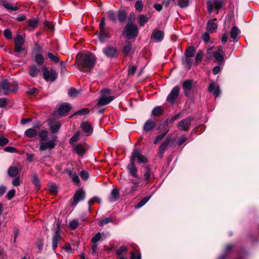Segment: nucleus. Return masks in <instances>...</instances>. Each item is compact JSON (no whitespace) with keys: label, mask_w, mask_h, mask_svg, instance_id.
<instances>
[{"label":"nucleus","mask_w":259,"mask_h":259,"mask_svg":"<svg viewBox=\"0 0 259 259\" xmlns=\"http://www.w3.org/2000/svg\"><path fill=\"white\" fill-rule=\"evenodd\" d=\"M96 61V57L92 53H81L76 56V64L80 71L86 72L91 70Z\"/></svg>","instance_id":"obj_1"},{"label":"nucleus","mask_w":259,"mask_h":259,"mask_svg":"<svg viewBox=\"0 0 259 259\" xmlns=\"http://www.w3.org/2000/svg\"><path fill=\"white\" fill-rule=\"evenodd\" d=\"M17 89V84L10 83L7 79H3L0 81V96L2 95V91H3V95L7 96L10 92L16 93Z\"/></svg>","instance_id":"obj_2"},{"label":"nucleus","mask_w":259,"mask_h":259,"mask_svg":"<svg viewBox=\"0 0 259 259\" xmlns=\"http://www.w3.org/2000/svg\"><path fill=\"white\" fill-rule=\"evenodd\" d=\"M138 33V28L136 25H126L124 27L122 34L127 39H132L135 38Z\"/></svg>","instance_id":"obj_3"},{"label":"nucleus","mask_w":259,"mask_h":259,"mask_svg":"<svg viewBox=\"0 0 259 259\" xmlns=\"http://www.w3.org/2000/svg\"><path fill=\"white\" fill-rule=\"evenodd\" d=\"M110 94V90L104 89L102 91V96L98 100V105L103 106L109 104L114 99L112 96H107Z\"/></svg>","instance_id":"obj_4"},{"label":"nucleus","mask_w":259,"mask_h":259,"mask_svg":"<svg viewBox=\"0 0 259 259\" xmlns=\"http://www.w3.org/2000/svg\"><path fill=\"white\" fill-rule=\"evenodd\" d=\"M43 77L46 81L53 82L57 78L58 73L54 69L49 70L47 68L45 67L43 68Z\"/></svg>","instance_id":"obj_5"},{"label":"nucleus","mask_w":259,"mask_h":259,"mask_svg":"<svg viewBox=\"0 0 259 259\" xmlns=\"http://www.w3.org/2000/svg\"><path fill=\"white\" fill-rule=\"evenodd\" d=\"M193 117L189 116L182 120L178 124L177 127L179 130L187 132L189 131Z\"/></svg>","instance_id":"obj_6"},{"label":"nucleus","mask_w":259,"mask_h":259,"mask_svg":"<svg viewBox=\"0 0 259 259\" xmlns=\"http://www.w3.org/2000/svg\"><path fill=\"white\" fill-rule=\"evenodd\" d=\"M102 52L107 57L109 58H115L117 57L118 54L117 48L111 46H107L104 47L102 50Z\"/></svg>","instance_id":"obj_7"},{"label":"nucleus","mask_w":259,"mask_h":259,"mask_svg":"<svg viewBox=\"0 0 259 259\" xmlns=\"http://www.w3.org/2000/svg\"><path fill=\"white\" fill-rule=\"evenodd\" d=\"M136 158L140 163H146L148 161L147 157L141 154L138 149H135L133 150L130 159H133V161L135 162Z\"/></svg>","instance_id":"obj_8"},{"label":"nucleus","mask_w":259,"mask_h":259,"mask_svg":"<svg viewBox=\"0 0 259 259\" xmlns=\"http://www.w3.org/2000/svg\"><path fill=\"white\" fill-rule=\"evenodd\" d=\"M180 88L178 86L175 87L170 91L166 98V101L171 104H174L179 95Z\"/></svg>","instance_id":"obj_9"},{"label":"nucleus","mask_w":259,"mask_h":259,"mask_svg":"<svg viewBox=\"0 0 259 259\" xmlns=\"http://www.w3.org/2000/svg\"><path fill=\"white\" fill-rule=\"evenodd\" d=\"M60 231V224L57 223L56 229L55 232V235L53 236L52 238V248L53 250H55L56 248L58 246L61 240V237Z\"/></svg>","instance_id":"obj_10"},{"label":"nucleus","mask_w":259,"mask_h":259,"mask_svg":"<svg viewBox=\"0 0 259 259\" xmlns=\"http://www.w3.org/2000/svg\"><path fill=\"white\" fill-rule=\"evenodd\" d=\"M83 133L86 136H90L92 135L93 127L92 124L88 121L82 122L80 125Z\"/></svg>","instance_id":"obj_11"},{"label":"nucleus","mask_w":259,"mask_h":259,"mask_svg":"<svg viewBox=\"0 0 259 259\" xmlns=\"http://www.w3.org/2000/svg\"><path fill=\"white\" fill-rule=\"evenodd\" d=\"M71 109L69 104L65 103L62 104L59 108L55 111V113L60 116L66 115Z\"/></svg>","instance_id":"obj_12"},{"label":"nucleus","mask_w":259,"mask_h":259,"mask_svg":"<svg viewBox=\"0 0 259 259\" xmlns=\"http://www.w3.org/2000/svg\"><path fill=\"white\" fill-rule=\"evenodd\" d=\"M56 144L55 141L51 140L48 142L42 141L39 143V150L40 151H45L47 149H53Z\"/></svg>","instance_id":"obj_13"},{"label":"nucleus","mask_w":259,"mask_h":259,"mask_svg":"<svg viewBox=\"0 0 259 259\" xmlns=\"http://www.w3.org/2000/svg\"><path fill=\"white\" fill-rule=\"evenodd\" d=\"M85 193L82 189L77 190L73 196L74 202L72 205L76 206L79 201L83 200L85 198Z\"/></svg>","instance_id":"obj_14"},{"label":"nucleus","mask_w":259,"mask_h":259,"mask_svg":"<svg viewBox=\"0 0 259 259\" xmlns=\"http://www.w3.org/2000/svg\"><path fill=\"white\" fill-rule=\"evenodd\" d=\"M213 55L217 61L223 62L225 55V48L224 47H219L218 51L213 52Z\"/></svg>","instance_id":"obj_15"},{"label":"nucleus","mask_w":259,"mask_h":259,"mask_svg":"<svg viewBox=\"0 0 259 259\" xmlns=\"http://www.w3.org/2000/svg\"><path fill=\"white\" fill-rule=\"evenodd\" d=\"M131 164L128 165L127 169L129 174L133 177L138 178V176L137 175L138 169L135 165V162L133 161V159H130Z\"/></svg>","instance_id":"obj_16"},{"label":"nucleus","mask_w":259,"mask_h":259,"mask_svg":"<svg viewBox=\"0 0 259 259\" xmlns=\"http://www.w3.org/2000/svg\"><path fill=\"white\" fill-rule=\"evenodd\" d=\"M65 171L68 174L70 178H71L72 181L74 183L76 184H79V178L75 172H73L72 168H67Z\"/></svg>","instance_id":"obj_17"},{"label":"nucleus","mask_w":259,"mask_h":259,"mask_svg":"<svg viewBox=\"0 0 259 259\" xmlns=\"http://www.w3.org/2000/svg\"><path fill=\"white\" fill-rule=\"evenodd\" d=\"M163 32L161 30H154L151 36L152 38H153L156 42L161 41L163 39Z\"/></svg>","instance_id":"obj_18"},{"label":"nucleus","mask_w":259,"mask_h":259,"mask_svg":"<svg viewBox=\"0 0 259 259\" xmlns=\"http://www.w3.org/2000/svg\"><path fill=\"white\" fill-rule=\"evenodd\" d=\"M49 125L52 133H57L61 126L60 122L54 120H50Z\"/></svg>","instance_id":"obj_19"},{"label":"nucleus","mask_w":259,"mask_h":259,"mask_svg":"<svg viewBox=\"0 0 259 259\" xmlns=\"http://www.w3.org/2000/svg\"><path fill=\"white\" fill-rule=\"evenodd\" d=\"M183 89L184 90V94L186 96H188L189 92L192 87V81L191 80H185L182 84Z\"/></svg>","instance_id":"obj_20"},{"label":"nucleus","mask_w":259,"mask_h":259,"mask_svg":"<svg viewBox=\"0 0 259 259\" xmlns=\"http://www.w3.org/2000/svg\"><path fill=\"white\" fill-rule=\"evenodd\" d=\"M119 198V192L118 190L113 189L111 192V196L109 198V201L111 202L117 201Z\"/></svg>","instance_id":"obj_21"},{"label":"nucleus","mask_w":259,"mask_h":259,"mask_svg":"<svg viewBox=\"0 0 259 259\" xmlns=\"http://www.w3.org/2000/svg\"><path fill=\"white\" fill-rule=\"evenodd\" d=\"M213 21V20H209L207 23L206 29L208 32L210 33L213 32L218 27L217 24Z\"/></svg>","instance_id":"obj_22"},{"label":"nucleus","mask_w":259,"mask_h":259,"mask_svg":"<svg viewBox=\"0 0 259 259\" xmlns=\"http://www.w3.org/2000/svg\"><path fill=\"white\" fill-rule=\"evenodd\" d=\"M171 141L170 138H167L160 145L159 148V152L160 154H163Z\"/></svg>","instance_id":"obj_23"},{"label":"nucleus","mask_w":259,"mask_h":259,"mask_svg":"<svg viewBox=\"0 0 259 259\" xmlns=\"http://www.w3.org/2000/svg\"><path fill=\"white\" fill-rule=\"evenodd\" d=\"M73 252V250L71 247V245L69 244H65L62 248V253L65 257H69V255Z\"/></svg>","instance_id":"obj_24"},{"label":"nucleus","mask_w":259,"mask_h":259,"mask_svg":"<svg viewBox=\"0 0 259 259\" xmlns=\"http://www.w3.org/2000/svg\"><path fill=\"white\" fill-rule=\"evenodd\" d=\"M155 126V123L151 120H147L144 125L143 130L146 132L151 131Z\"/></svg>","instance_id":"obj_25"},{"label":"nucleus","mask_w":259,"mask_h":259,"mask_svg":"<svg viewBox=\"0 0 259 259\" xmlns=\"http://www.w3.org/2000/svg\"><path fill=\"white\" fill-rule=\"evenodd\" d=\"M74 151L79 155H83L85 152V149L82 144H78L74 146Z\"/></svg>","instance_id":"obj_26"},{"label":"nucleus","mask_w":259,"mask_h":259,"mask_svg":"<svg viewBox=\"0 0 259 259\" xmlns=\"http://www.w3.org/2000/svg\"><path fill=\"white\" fill-rule=\"evenodd\" d=\"M110 37L109 33L106 30H102L100 31V34L99 35V38L101 42H103L105 39Z\"/></svg>","instance_id":"obj_27"},{"label":"nucleus","mask_w":259,"mask_h":259,"mask_svg":"<svg viewBox=\"0 0 259 259\" xmlns=\"http://www.w3.org/2000/svg\"><path fill=\"white\" fill-rule=\"evenodd\" d=\"M37 135V131L36 130L32 128L27 129L25 132V135L28 138H34Z\"/></svg>","instance_id":"obj_28"},{"label":"nucleus","mask_w":259,"mask_h":259,"mask_svg":"<svg viewBox=\"0 0 259 259\" xmlns=\"http://www.w3.org/2000/svg\"><path fill=\"white\" fill-rule=\"evenodd\" d=\"M40 142L45 141L47 140L48 137V132L46 130L40 131L38 133H37Z\"/></svg>","instance_id":"obj_29"},{"label":"nucleus","mask_w":259,"mask_h":259,"mask_svg":"<svg viewBox=\"0 0 259 259\" xmlns=\"http://www.w3.org/2000/svg\"><path fill=\"white\" fill-rule=\"evenodd\" d=\"M146 172L144 174V177L145 181H146V183L148 184L151 181V176L152 175L151 169L149 166H146L145 167Z\"/></svg>","instance_id":"obj_30"},{"label":"nucleus","mask_w":259,"mask_h":259,"mask_svg":"<svg viewBox=\"0 0 259 259\" xmlns=\"http://www.w3.org/2000/svg\"><path fill=\"white\" fill-rule=\"evenodd\" d=\"M19 170L17 167L15 166H11L8 171L9 176L11 177L15 178L17 176Z\"/></svg>","instance_id":"obj_31"},{"label":"nucleus","mask_w":259,"mask_h":259,"mask_svg":"<svg viewBox=\"0 0 259 259\" xmlns=\"http://www.w3.org/2000/svg\"><path fill=\"white\" fill-rule=\"evenodd\" d=\"M40 71V69L35 65H33L29 68V74L31 77H36Z\"/></svg>","instance_id":"obj_32"},{"label":"nucleus","mask_w":259,"mask_h":259,"mask_svg":"<svg viewBox=\"0 0 259 259\" xmlns=\"http://www.w3.org/2000/svg\"><path fill=\"white\" fill-rule=\"evenodd\" d=\"M108 19L113 23H116L117 21V14H116L113 11H109L107 12Z\"/></svg>","instance_id":"obj_33"},{"label":"nucleus","mask_w":259,"mask_h":259,"mask_svg":"<svg viewBox=\"0 0 259 259\" xmlns=\"http://www.w3.org/2000/svg\"><path fill=\"white\" fill-rule=\"evenodd\" d=\"M127 17V15L124 10H119L118 12L117 18L120 22L123 23L125 22Z\"/></svg>","instance_id":"obj_34"},{"label":"nucleus","mask_w":259,"mask_h":259,"mask_svg":"<svg viewBox=\"0 0 259 259\" xmlns=\"http://www.w3.org/2000/svg\"><path fill=\"white\" fill-rule=\"evenodd\" d=\"M239 33L240 30L239 28L237 26H233L230 32L231 37L234 40L236 39L237 38Z\"/></svg>","instance_id":"obj_35"},{"label":"nucleus","mask_w":259,"mask_h":259,"mask_svg":"<svg viewBox=\"0 0 259 259\" xmlns=\"http://www.w3.org/2000/svg\"><path fill=\"white\" fill-rule=\"evenodd\" d=\"M138 21L141 26H143L148 22V19L143 14H140L138 17Z\"/></svg>","instance_id":"obj_36"},{"label":"nucleus","mask_w":259,"mask_h":259,"mask_svg":"<svg viewBox=\"0 0 259 259\" xmlns=\"http://www.w3.org/2000/svg\"><path fill=\"white\" fill-rule=\"evenodd\" d=\"M151 196H148L143 198L137 205H135L136 209L140 208L144 206L150 199Z\"/></svg>","instance_id":"obj_37"},{"label":"nucleus","mask_w":259,"mask_h":259,"mask_svg":"<svg viewBox=\"0 0 259 259\" xmlns=\"http://www.w3.org/2000/svg\"><path fill=\"white\" fill-rule=\"evenodd\" d=\"M195 52V48L193 46L188 47L185 53V57H192L194 56Z\"/></svg>","instance_id":"obj_38"},{"label":"nucleus","mask_w":259,"mask_h":259,"mask_svg":"<svg viewBox=\"0 0 259 259\" xmlns=\"http://www.w3.org/2000/svg\"><path fill=\"white\" fill-rule=\"evenodd\" d=\"M191 57H185V59L183 60V63L188 69H190L193 63V60Z\"/></svg>","instance_id":"obj_39"},{"label":"nucleus","mask_w":259,"mask_h":259,"mask_svg":"<svg viewBox=\"0 0 259 259\" xmlns=\"http://www.w3.org/2000/svg\"><path fill=\"white\" fill-rule=\"evenodd\" d=\"M80 133L79 131H77L74 135L70 139L69 143L70 144H74L77 141H78L79 139V137L80 136Z\"/></svg>","instance_id":"obj_40"},{"label":"nucleus","mask_w":259,"mask_h":259,"mask_svg":"<svg viewBox=\"0 0 259 259\" xmlns=\"http://www.w3.org/2000/svg\"><path fill=\"white\" fill-rule=\"evenodd\" d=\"M32 183L35 185V188L36 189H39L40 188L39 180L36 174H34L32 179Z\"/></svg>","instance_id":"obj_41"},{"label":"nucleus","mask_w":259,"mask_h":259,"mask_svg":"<svg viewBox=\"0 0 259 259\" xmlns=\"http://www.w3.org/2000/svg\"><path fill=\"white\" fill-rule=\"evenodd\" d=\"M125 43L126 44L123 48V53L125 55H127L131 51L132 47L129 41H126Z\"/></svg>","instance_id":"obj_42"},{"label":"nucleus","mask_w":259,"mask_h":259,"mask_svg":"<svg viewBox=\"0 0 259 259\" xmlns=\"http://www.w3.org/2000/svg\"><path fill=\"white\" fill-rule=\"evenodd\" d=\"M78 225V221L76 219L70 221L68 225V227L71 230H74L77 228Z\"/></svg>","instance_id":"obj_43"},{"label":"nucleus","mask_w":259,"mask_h":259,"mask_svg":"<svg viewBox=\"0 0 259 259\" xmlns=\"http://www.w3.org/2000/svg\"><path fill=\"white\" fill-rule=\"evenodd\" d=\"M104 234L103 233H97L92 238V243H96L99 241L101 238L102 236L104 235Z\"/></svg>","instance_id":"obj_44"},{"label":"nucleus","mask_w":259,"mask_h":259,"mask_svg":"<svg viewBox=\"0 0 259 259\" xmlns=\"http://www.w3.org/2000/svg\"><path fill=\"white\" fill-rule=\"evenodd\" d=\"M113 221L110 218H105V219H102L99 222V225L100 226H103L106 224H107L109 223H111Z\"/></svg>","instance_id":"obj_45"},{"label":"nucleus","mask_w":259,"mask_h":259,"mask_svg":"<svg viewBox=\"0 0 259 259\" xmlns=\"http://www.w3.org/2000/svg\"><path fill=\"white\" fill-rule=\"evenodd\" d=\"M24 42V39L21 35H18L15 39V45H23Z\"/></svg>","instance_id":"obj_46"},{"label":"nucleus","mask_w":259,"mask_h":259,"mask_svg":"<svg viewBox=\"0 0 259 259\" xmlns=\"http://www.w3.org/2000/svg\"><path fill=\"white\" fill-rule=\"evenodd\" d=\"M152 115L155 116H159L162 113V110L160 106L155 107L152 110Z\"/></svg>","instance_id":"obj_47"},{"label":"nucleus","mask_w":259,"mask_h":259,"mask_svg":"<svg viewBox=\"0 0 259 259\" xmlns=\"http://www.w3.org/2000/svg\"><path fill=\"white\" fill-rule=\"evenodd\" d=\"M136 9L139 12H141L143 8V4L142 1L138 0L136 1L135 5Z\"/></svg>","instance_id":"obj_48"},{"label":"nucleus","mask_w":259,"mask_h":259,"mask_svg":"<svg viewBox=\"0 0 259 259\" xmlns=\"http://www.w3.org/2000/svg\"><path fill=\"white\" fill-rule=\"evenodd\" d=\"M212 5L215 9L219 10L223 7V2L221 0H214Z\"/></svg>","instance_id":"obj_49"},{"label":"nucleus","mask_w":259,"mask_h":259,"mask_svg":"<svg viewBox=\"0 0 259 259\" xmlns=\"http://www.w3.org/2000/svg\"><path fill=\"white\" fill-rule=\"evenodd\" d=\"M48 57L54 62L55 63H57L59 62V58L57 56L54 55L53 54L51 53H48L47 54Z\"/></svg>","instance_id":"obj_50"},{"label":"nucleus","mask_w":259,"mask_h":259,"mask_svg":"<svg viewBox=\"0 0 259 259\" xmlns=\"http://www.w3.org/2000/svg\"><path fill=\"white\" fill-rule=\"evenodd\" d=\"M135 19V15H134V13H133V12L131 13L129 15V17L128 18V21H127V23L126 25H135L134 24V21Z\"/></svg>","instance_id":"obj_51"},{"label":"nucleus","mask_w":259,"mask_h":259,"mask_svg":"<svg viewBox=\"0 0 259 259\" xmlns=\"http://www.w3.org/2000/svg\"><path fill=\"white\" fill-rule=\"evenodd\" d=\"M35 60L36 63L38 65H41L44 62V58L40 54L36 55L35 57Z\"/></svg>","instance_id":"obj_52"},{"label":"nucleus","mask_w":259,"mask_h":259,"mask_svg":"<svg viewBox=\"0 0 259 259\" xmlns=\"http://www.w3.org/2000/svg\"><path fill=\"white\" fill-rule=\"evenodd\" d=\"M79 94V91L75 88H71L68 91V95L71 97H75Z\"/></svg>","instance_id":"obj_53"},{"label":"nucleus","mask_w":259,"mask_h":259,"mask_svg":"<svg viewBox=\"0 0 259 259\" xmlns=\"http://www.w3.org/2000/svg\"><path fill=\"white\" fill-rule=\"evenodd\" d=\"M178 5L182 8L186 7L189 5V0H178Z\"/></svg>","instance_id":"obj_54"},{"label":"nucleus","mask_w":259,"mask_h":259,"mask_svg":"<svg viewBox=\"0 0 259 259\" xmlns=\"http://www.w3.org/2000/svg\"><path fill=\"white\" fill-rule=\"evenodd\" d=\"M168 131L167 130L165 132L163 133L161 135H158L157 136L155 140L154 141V144H157L159 141H160L167 134Z\"/></svg>","instance_id":"obj_55"},{"label":"nucleus","mask_w":259,"mask_h":259,"mask_svg":"<svg viewBox=\"0 0 259 259\" xmlns=\"http://www.w3.org/2000/svg\"><path fill=\"white\" fill-rule=\"evenodd\" d=\"M38 25V21L35 19H29L28 21V26L32 28H35Z\"/></svg>","instance_id":"obj_56"},{"label":"nucleus","mask_w":259,"mask_h":259,"mask_svg":"<svg viewBox=\"0 0 259 259\" xmlns=\"http://www.w3.org/2000/svg\"><path fill=\"white\" fill-rule=\"evenodd\" d=\"M49 190L53 194H56L58 192V189L57 186L53 184H50L48 186Z\"/></svg>","instance_id":"obj_57"},{"label":"nucleus","mask_w":259,"mask_h":259,"mask_svg":"<svg viewBox=\"0 0 259 259\" xmlns=\"http://www.w3.org/2000/svg\"><path fill=\"white\" fill-rule=\"evenodd\" d=\"M3 7L8 10L11 11H16L18 10L17 7L11 6L10 4L4 3L3 5Z\"/></svg>","instance_id":"obj_58"},{"label":"nucleus","mask_w":259,"mask_h":259,"mask_svg":"<svg viewBox=\"0 0 259 259\" xmlns=\"http://www.w3.org/2000/svg\"><path fill=\"white\" fill-rule=\"evenodd\" d=\"M89 112V110L88 108H82L77 112H76L74 115H85Z\"/></svg>","instance_id":"obj_59"},{"label":"nucleus","mask_w":259,"mask_h":259,"mask_svg":"<svg viewBox=\"0 0 259 259\" xmlns=\"http://www.w3.org/2000/svg\"><path fill=\"white\" fill-rule=\"evenodd\" d=\"M203 54L202 51L201 50H199L196 55L195 61L198 62V61H201V60L203 58Z\"/></svg>","instance_id":"obj_60"},{"label":"nucleus","mask_w":259,"mask_h":259,"mask_svg":"<svg viewBox=\"0 0 259 259\" xmlns=\"http://www.w3.org/2000/svg\"><path fill=\"white\" fill-rule=\"evenodd\" d=\"M95 202L100 203L101 199L97 196H94L89 201L88 204L90 206Z\"/></svg>","instance_id":"obj_61"},{"label":"nucleus","mask_w":259,"mask_h":259,"mask_svg":"<svg viewBox=\"0 0 259 259\" xmlns=\"http://www.w3.org/2000/svg\"><path fill=\"white\" fill-rule=\"evenodd\" d=\"M4 35L7 39H12V32L9 29H5L4 31Z\"/></svg>","instance_id":"obj_62"},{"label":"nucleus","mask_w":259,"mask_h":259,"mask_svg":"<svg viewBox=\"0 0 259 259\" xmlns=\"http://www.w3.org/2000/svg\"><path fill=\"white\" fill-rule=\"evenodd\" d=\"M80 176L82 179H83L84 181L88 180L89 177L88 172L85 170H82L80 172Z\"/></svg>","instance_id":"obj_63"},{"label":"nucleus","mask_w":259,"mask_h":259,"mask_svg":"<svg viewBox=\"0 0 259 259\" xmlns=\"http://www.w3.org/2000/svg\"><path fill=\"white\" fill-rule=\"evenodd\" d=\"M16 191L15 189L10 190L7 194L6 197L8 199H12L15 195Z\"/></svg>","instance_id":"obj_64"}]
</instances>
